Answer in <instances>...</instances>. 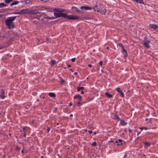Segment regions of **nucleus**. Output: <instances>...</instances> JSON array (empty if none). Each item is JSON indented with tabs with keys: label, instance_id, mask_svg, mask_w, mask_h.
<instances>
[{
	"label": "nucleus",
	"instance_id": "nucleus-10",
	"mask_svg": "<svg viewBox=\"0 0 158 158\" xmlns=\"http://www.w3.org/2000/svg\"><path fill=\"white\" fill-rule=\"evenodd\" d=\"M74 97L75 98L78 99L80 101H81L82 99L81 96L79 94L75 96Z\"/></svg>",
	"mask_w": 158,
	"mask_h": 158
},
{
	"label": "nucleus",
	"instance_id": "nucleus-38",
	"mask_svg": "<svg viewBox=\"0 0 158 158\" xmlns=\"http://www.w3.org/2000/svg\"><path fill=\"white\" fill-rule=\"evenodd\" d=\"M88 132L90 134H91L92 133V131H89Z\"/></svg>",
	"mask_w": 158,
	"mask_h": 158
},
{
	"label": "nucleus",
	"instance_id": "nucleus-41",
	"mask_svg": "<svg viewBox=\"0 0 158 158\" xmlns=\"http://www.w3.org/2000/svg\"><path fill=\"white\" fill-rule=\"evenodd\" d=\"M77 72H75V73H74V75H77Z\"/></svg>",
	"mask_w": 158,
	"mask_h": 158
},
{
	"label": "nucleus",
	"instance_id": "nucleus-18",
	"mask_svg": "<svg viewBox=\"0 0 158 158\" xmlns=\"http://www.w3.org/2000/svg\"><path fill=\"white\" fill-rule=\"evenodd\" d=\"M19 3V2L17 1H15L12 2L10 6H12L14 5L17 4Z\"/></svg>",
	"mask_w": 158,
	"mask_h": 158
},
{
	"label": "nucleus",
	"instance_id": "nucleus-4",
	"mask_svg": "<svg viewBox=\"0 0 158 158\" xmlns=\"http://www.w3.org/2000/svg\"><path fill=\"white\" fill-rule=\"evenodd\" d=\"M143 44L144 46L147 48H149L150 46L149 44L150 43V41L145 39L143 40Z\"/></svg>",
	"mask_w": 158,
	"mask_h": 158
},
{
	"label": "nucleus",
	"instance_id": "nucleus-1",
	"mask_svg": "<svg viewBox=\"0 0 158 158\" xmlns=\"http://www.w3.org/2000/svg\"><path fill=\"white\" fill-rule=\"evenodd\" d=\"M62 12V11H59L58 10H56V12L54 13V15L57 17H62L70 20H77L79 19V17L77 16L67 15L66 14L61 13Z\"/></svg>",
	"mask_w": 158,
	"mask_h": 158
},
{
	"label": "nucleus",
	"instance_id": "nucleus-42",
	"mask_svg": "<svg viewBox=\"0 0 158 158\" xmlns=\"http://www.w3.org/2000/svg\"><path fill=\"white\" fill-rule=\"evenodd\" d=\"M81 94H84V92L83 91H81Z\"/></svg>",
	"mask_w": 158,
	"mask_h": 158
},
{
	"label": "nucleus",
	"instance_id": "nucleus-55",
	"mask_svg": "<svg viewBox=\"0 0 158 158\" xmlns=\"http://www.w3.org/2000/svg\"><path fill=\"white\" fill-rule=\"evenodd\" d=\"M131 131V130H129V132H130V131Z\"/></svg>",
	"mask_w": 158,
	"mask_h": 158
},
{
	"label": "nucleus",
	"instance_id": "nucleus-48",
	"mask_svg": "<svg viewBox=\"0 0 158 158\" xmlns=\"http://www.w3.org/2000/svg\"><path fill=\"white\" fill-rule=\"evenodd\" d=\"M24 137H26V135L25 134H24Z\"/></svg>",
	"mask_w": 158,
	"mask_h": 158
},
{
	"label": "nucleus",
	"instance_id": "nucleus-34",
	"mask_svg": "<svg viewBox=\"0 0 158 158\" xmlns=\"http://www.w3.org/2000/svg\"><path fill=\"white\" fill-rule=\"evenodd\" d=\"M99 65L101 66H102V61H100L99 62Z\"/></svg>",
	"mask_w": 158,
	"mask_h": 158
},
{
	"label": "nucleus",
	"instance_id": "nucleus-33",
	"mask_svg": "<svg viewBox=\"0 0 158 158\" xmlns=\"http://www.w3.org/2000/svg\"><path fill=\"white\" fill-rule=\"evenodd\" d=\"M80 101H79L77 102V105L78 106H80V105L81 104V103H80Z\"/></svg>",
	"mask_w": 158,
	"mask_h": 158
},
{
	"label": "nucleus",
	"instance_id": "nucleus-23",
	"mask_svg": "<svg viewBox=\"0 0 158 158\" xmlns=\"http://www.w3.org/2000/svg\"><path fill=\"white\" fill-rule=\"evenodd\" d=\"M84 89V87H78L77 88V91H79L81 90H83Z\"/></svg>",
	"mask_w": 158,
	"mask_h": 158
},
{
	"label": "nucleus",
	"instance_id": "nucleus-39",
	"mask_svg": "<svg viewBox=\"0 0 158 158\" xmlns=\"http://www.w3.org/2000/svg\"><path fill=\"white\" fill-rule=\"evenodd\" d=\"M88 66L90 67H92V65L91 64H89L88 65Z\"/></svg>",
	"mask_w": 158,
	"mask_h": 158
},
{
	"label": "nucleus",
	"instance_id": "nucleus-40",
	"mask_svg": "<svg viewBox=\"0 0 158 158\" xmlns=\"http://www.w3.org/2000/svg\"><path fill=\"white\" fill-rule=\"evenodd\" d=\"M3 47L2 46L0 45V49H2Z\"/></svg>",
	"mask_w": 158,
	"mask_h": 158
},
{
	"label": "nucleus",
	"instance_id": "nucleus-24",
	"mask_svg": "<svg viewBox=\"0 0 158 158\" xmlns=\"http://www.w3.org/2000/svg\"><path fill=\"white\" fill-rule=\"evenodd\" d=\"M118 142L119 143H120V144H117V145H120L121 144H123V143L122 142H123V140L121 139H118Z\"/></svg>",
	"mask_w": 158,
	"mask_h": 158
},
{
	"label": "nucleus",
	"instance_id": "nucleus-26",
	"mask_svg": "<svg viewBox=\"0 0 158 158\" xmlns=\"http://www.w3.org/2000/svg\"><path fill=\"white\" fill-rule=\"evenodd\" d=\"M154 30L156 31H158V25H156Z\"/></svg>",
	"mask_w": 158,
	"mask_h": 158
},
{
	"label": "nucleus",
	"instance_id": "nucleus-13",
	"mask_svg": "<svg viewBox=\"0 0 158 158\" xmlns=\"http://www.w3.org/2000/svg\"><path fill=\"white\" fill-rule=\"evenodd\" d=\"M119 121H120V124L123 125H125L127 124L123 120L120 119V120Z\"/></svg>",
	"mask_w": 158,
	"mask_h": 158
},
{
	"label": "nucleus",
	"instance_id": "nucleus-35",
	"mask_svg": "<svg viewBox=\"0 0 158 158\" xmlns=\"http://www.w3.org/2000/svg\"><path fill=\"white\" fill-rule=\"evenodd\" d=\"M103 9H105V8H101L100 7V9H99V10L101 11H103Z\"/></svg>",
	"mask_w": 158,
	"mask_h": 158
},
{
	"label": "nucleus",
	"instance_id": "nucleus-16",
	"mask_svg": "<svg viewBox=\"0 0 158 158\" xmlns=\"http://www.w3.org/2000/svg\"><path fill=\"white\" fill-rule=\"evenodd\" d=\"M32 0H26L24 1V3L26 4H29L32 2Z\"/></svg>",
	"mask_w": 158,
	"mask_h": 158
},
{
	"label": "nucleus",
	"instance_id": "nucleus-53",
	"mask_svg": "<svg viewBox=\"0 0 158 158\" xmlns=\"http://www.w3.org/2000/svg\"><path fill=\"white\" fill-rule=\"evenodd\" d=\"M62 83H63L64 81V80H62Z\"/></svg>",
	"mask_w": 158,
	"mask_h": 158
},
{
	"label": "nucleus",
	"instance_id": "nucleus-11",
	"mask_svg": "<svg viewBox=\"0 0 158 158\" xmlns=\"http://www.w3.org/2000/svg\"><path fill=\"white\" fill-rule=\"evenodd\" d=\"M122 52L124 56L125 57L127 56V52L126 50L124 48H123L122 49Z\"/></svg>",
	"mask_w": 158,
	"mask_h": 158
},
{
	"label": "nucleus",
	"instance_id": "nucleus-49",
	"mask_svg": "<svg viewBox=\"0 0 158 158\" xmlns=\"http://www.w3.org/2000/svg\"><path fill=\"white\" fill-rule=\"evenodd\" d=\"M118 142L117 140L115 141V143H118Z\"/></svg>",
	"mask_w": 158,
	"mask_h": 158
},
{
	"label": "nucleus",
	"instance_id": "nucleus-37",
	"mask_svg": "<svg viewBox=\"0 0 158 158\" xmlns=\"http://www.w3.org/2000/svg\"><path fill=\"white\" fill-rule=\"evenodd\" d=\"M50 128L49 127H48L47 129V131L48 132L50 130Z\"/></svg>",
	"mask_w": 158,
	"mask_h": 158
},
{
	"label": "nucleus",
	"instance_id": "nucleus-5",
	"mask_svg": "<svg viewBox=\"0 0 158 158\" xmlns=\"http://www.w3.org/2000/svg\"><path fill=\"white\" fill-rule=\"evenodd\" d=\"M38 14H39V15H38V16H40L41 15V14L39 13L38 12H37V10H29V15H36Z\"/></svg>",
	"mask_w": 158,
	"mask_h": 158
},
{
	"label": "nucleus",
	"instance_id": "nucleus-19",
	"mask_svg": "<svg viewBox=\"0 0 158 158\" xmlns=\"http://www.w3.org/2000/svg\"><path fill=\"white\" fill-rule=\"evenodd\" d=\"M6 6V5L4 3H0V8H1L3 7H5Z\"/></svg>",
	"mask_w": 158,
	"mask_h": 158
},
{
	"label": "nucleus",
	"instance_id": "nucleus-51",
	"mask_svg": "<svg viewBox=\"0 0 158 158\" xmlns=\"http://www.w3.org/2000/svg\"><path fill=\"white\" fill-rule=\"evenodd\" d=\"M17 149H19V148H18V147H17Z\"/></svg>",
	"mask_w": 158,
	"mask_h": 158
},
{
	"label": "nucleus",
	"instance_id": "nucleus-31",
	"mask_svg": "<svg viewBox=\"0 0 158 158\" xmlns=\"http://www.w3.org/2000/svg\"><path fill=\"white\" fill-rule=\"evenodd\" d=\"M29 129V128L27 127H24L23 128V131H26L27 130H28Z\"/></svg>",
	"mask_w": 158,
	"mask_h": 158
},
{
	"label": "nucleus",
	"instance_id": "nucleus-57",
	"mask_svg": "<svg viewBox=\"0 0 158 158\" xmlns=\"http://www.w3.org/2000/svg\"><path fill=\"white\" fill-rule=\"evenodd\" d=\"M91 158V157H90V158Z\"/></svg>",
	"mask_w": 158,
	"mask_h": 158
},
{
	"label": "nucleus",
	"instance_id": "nucleus-47",
	"mask_svg": "<svg viewBox=\"0 0 158 158\" xmlns=\"http://www.w3.org/2000/svg\"><path fill=\"white\" fill-rule=\"evenodd\" d=\"M70 117H72L73 116V115L72 114H71L70 115Z\"/></svg>",
	"mask_w": 158,
	"mask_h": 158
},
{
	"label": "nucleus",
	"instance_id": "nucleus-43",
	"mask_svg": "<svg viewBox=\"0 0 158 158\" xmlns=\"http://www.w3.org/2000/svg\"><path fill=\"white\" fill-rule=\"evenodd\" d=\"M21 152L22 153H24V150H22L21 151Z\"/></svg>",
	"mask_w": 158,
	"mask_h": 158
},
{
	"label": "nucleus",
	"instance_id": "nucleus-27",
	"mask_svg": "<svg viewBox=\"0 0 158 158\" xmlns=\"http://www.w3.org/2000/svg\"><path fill=\"white\" fill-rule=\"evenodd\" d=\"M139 129H140L141 131L143 130H146L148 129L146 127H142L139 128Z\"/></svg>",
	"mask_w": 158,
	"mask_h": 158
},
{
	"label": "nucleus",
	"instance_id": "nucleus-32",
	"mask_svg": "<svg viewBox=\"0 0 158 158\" xmlns=\"http://www.w3.org/2000/svg\"><path fill=\"white\" fill-rule=\"evenodd\" d=\"M13 13L14 14H20L21 15L20 11H18V12H14Z\"/></svg>",
	"mask_w": 158,
	"mask_h": 158
},
{
	"label": "nucleus",
	"instance_id": "nucleus-21",
	"mask_svg": "<svg viewBox=\"0 0 158 158\" xmlns=\"http://www.w3.org/2000/svg\"><path fill=\"white\" fill-rule=\"evenodd\" d=\"M114 119L118 121L120 120V119L119 117L116 115L114 116Z\"/></svg>",
	"mask_w": 158,
	"mask_h": 158
},
{
	"label": "nucleus",
	"instance_id": "nucleus-3",
	"mask_svg": "<svg viewBox=\"0 0 158 158\" xmlns=\"http://www.w3.org/2000/svg\"><path fill=\"white\" fill-rule=\"evenodd\" d=\"M100 7L99 6L95 5L93 7V10L94 11L99 12L102 14H105L106 11V10L103 9V11H101L99 10Z\"/></svg>",
	"mask_w": 158,
	"mask_h": 158
},
{
	"label": "nucleus",
	"instance_id": "nucleus-6",
	"mask_svg": "<svg viewBox=\"0 0 158 158\" xmlns=\"http://www.w3.org/2000/svg\"><path fill=\"white\" fill-rule=\"evenodd\" d=\"M21 14H29V10L27 9H22L20 10Z\"/></svg>",
	"mask_w": 158,
	"mask_h": 158
},
{
	"label": "nucleus",
	"instance_id": "nucleus-12",
	"mask_svg": "<svg viewBox=\"0 0 158 158\" xmlns=\"http://www.w3.org/2000/svg\"><path fill=\"white\" fill-rule=\"evenodd\" d=\"M49 95L51 97H55L56 95L54 93H48Z\"/></svg>",
	"mask_w": 158,
	"mask_h": 158
},
{
	"label": "nucleus",
	"instance_id": "nucleus-25",
	"mask_svg": "<svg viewBox=\"0 0 158 158\" xmlns=\"http://www.w3.org/2000/svg\"><path fill=\"white\" fill-rule=\"evenodd\" d=\"M118 45L119 46L121 47L122 49L124 48L123 46L122 43H119Z\"/></svg>",
	"mask_w": 158,
	"mask_h": 158
},
{
	"label": "nucleus",
	"instance_id": "nucleus-52",
	"mask_svg": "<svg viewBox=\"0 0 158 158\" xmlns=\"http://www.w3.org/2000/svg\"><path fill=\"white\" fill-rule=\"evenodd\" d=\"M96 134V132H94V134L95 135V134Z\"/></svg>",
	"mask_w": 158,
	"mask_h": 158
},
{
	"label": "nucleus",
	"instance_id": "nucleus-17",
	"mask_svg": "<svg viewBox=\"0 0 158 158\" xmlns=\"http://www.w3.org/2000/svg\"><path fill=\"white\" fill-rule=\"evenodd\" d=\"M105 94L109 98H111L112 96L111 94H109L107 92H106Z\"/></svg>",
	"mask_w": 158,
	"mask_h": 158
},
{
	"label": "nucleus",
	"instance_id": "nucleus-29",
	"mask_svg": "<svg viewBox=\"0 0 158 158\" xmlns=\"http://www.w3.org/2000/svg\"><path fill=\"white\" fill-rule=\"evenodd\" d=\"M144 145L147 146H149L150 145V143L149 142H146L144 143Z\"/></svg>",
	"mask_w": 158,
	"mask_h": 158
},
{
	"label": "nucleus",
	"instance_id": "nucleus-8",
	"mask_svg": "<svg viewBox=\"0 0 158 158\" xmlns=\"http://www.w3.org/2000/svg\"><path fill=\"white\" fill-rule=\"evenodd\" d=\"M80 8L81 10H91L92 8L88 6H81V7Z\"/></svg>",
	"mask_w": 158,
	"mask_h": 158
},
{
	"label": "nucleus",
	"instance_id": "nucleus-2",
	"mask_svg": "<svg viewBox=\"0 0 158 158\" xmlns=\"http://www.w3.org/2000/svg\"><path fill=\"white\" fill-rule=\"evenodd\" d=\"M16 16L10 17L6 20V24L9 29L13 28L15 27L13 22L16 18Z\"/></svg>",
	"mask_w": 158,
	"mask_h": 158
},
{
	"label": "nucleus",
	"instance_id": "nucleus-36",
	"mask_svg": "<svg viewBox=\"0 0 158 158\" xmlns=\"http://www.w3.org/2000/svg\"><path fill=\"white\" fill-rule=\"evenodd\" d=\"M75 58H73L71 59V60L72 62H74L75 61Z\"/></svg>",
	"mask_w": 158,
	"mask_h": 158
},
{
	"label": "nucleus",
	"instance_id": "nucleus-46",
	"mask_svg": "<svg viewBox=\"0 0 158 158\" xmlns=\"http://www.w3.org/2000/svg\"><path fill=\"white\" fill-rule=\"evenodd\" d=\"M70 66H71L70 65V64H69V65H68V67H70Z\"/></svg>",
	"mask_w": 158,
	"mask_h": 158
},
{
	"label": "nucleus",
	"instance_id": "nucleus-30",
	"mask_svg": "<svg viewBox=\"0 0 158 158\" xmlns=\"http://www.w3.org/2000/svg\"><path fill=\"white\" fill-rule=\"evenodd\" d=\"M92 146H96L97 145V143L96 142H93L92 143Z\"/></svg>",
	"mask_w": 158,
	"mask_h": 158
},
{
	"label": "nucleus",
	"instance_id": "nucleus-45",
	"mask_svg": "<svg viewBox=\"0 0 158 158\" xmlns=\"http://www.w3.org/2000/svg\"><path fill=\"white\" fill-rule=\"evenodd\" d=\"M126 156V154H125L123 157V158H125Z\"/></svg>",
	"mask_w": 158,
	"mask_h": 158
},
{
	"label": "nucleus",
	"instance_id": "nucleus-22",
	"mask_svg": "<svg viewBox=\"0 0 158 158\" xmlns=\"http://www.w3.org/2000/svg\"><path fill=\"white\" fill-rule=\"evenodd\" d=\"M13 1V0H5V2L6 3L9 4Z\"/></svg>",
	"mask_w": 158,
	"mask_h": 158
},
{
	"label": "nucleus",
	"instance_id": "nucleus-14",
	"mask_svg": "<svg viewBox=\"0 0 158 158\" xmlns=\"http://www.w3.org/2000/svg\"><path fill=\"white\" fill-rule=\"evenodd\" d=\"M133 1L136 2L137 3H139L140 4L143 3V0H133Z\"/></svg>",
	"mask_w": 158,
	"mask_h": 158
},
{
	"label": "nucleus",
	"instance_id": "nucleus-50",
	"mask_svg": "<svg viewBox=\"0 0 158 158\" xmlns=\"http://www.w3.org/2000/svg\"><path fill=\"white\" fill-rule=\"evenodd\" d=\"M106 48V49H109V48L108 47H107Z\"/></svg>",
	"mask_w": 158,
	"mask_h": 158
},
{
	"label": "nucleus",
	"instance_id": "nucleus-56",
	"mask_svg": "<svg viewBox=\"0 0 158 158\" xmlns=\"http://www.w3.org/2000/svg\"><path fill=\"white\" fill-rule=\"evenodd\" d=\"M101 71H102V72H103V71H102V70H101Z\"/></svg>",
	"mask_w": 158,
	"mask_h": 158
},
{
	"label": "nucleus",
	"instance_id": "nucleus-9",
	"mask_svg": "<svg viewBox=\"0 0 158 158\" xmlns=\"http://www.w3.org/2000/svg\"><path fill=\"white\" fill-rule=\"evenodd\" d=\"M0 97L2 99H3L5 98L4 95V91L2 89H1V91Z\"/></svg>",
	"mask_w": 158,
	"mask_h": 158
},
{
	"label": "nucleus",
	"instance_id": "nucleus-7",
	"mask_svg": "<svg viewBox=\"0 0 158 158\" xmlns=\"http://www.w3.org/2000/svg\"><path fill=\"white\" fill-rule=\"evenodd\" d=\"M116 90L119 93L120 96L122 97H124V94L123 93L122 91L121 90L120 88H117L116 89Z\"/></svg>",
	"mask_w": 158,
	"mask_h": 158
},
{
	"label": "nucleus",
	"instance_id": "nucleus-28",
	"mask_svg": "<svg viewBox=\"0 0 158 158\" xmlns=\"http://www.w3.org/2000/svg\"><path fill=\"white\" fill-rule=\"evenodd\" d=\"M56 61L55 60H52L51 61V64L52 65H54L56 63Z\"/></svg>",
	"mask_w": 158,
	"mask_h": 158
},
{
	"label": "nucleus",
	"instance_id": "nucleus-44",
	"mask_svg": "<svg viewBox=\"0 0 158 158\" xmlns=\"http://www.w3.org/2000/svg\"><path fill=\"white\" fill-rule=\"evenodd\" d=\"M69 105L70 106H71V105H72V103H70L69 104Z\"/></svg>",
	"mask_w": 158,
	"mask_h": 158
},
{
	"label": "nucleus",
	"instance_id": "nucleus-54",
	"mask_svg": "<svg viewBox=\"0 0 158 158\" xmlns=\"http://www.w3.org/2000/svg\"><path fill=\"white\" fill-rule=\"evenodd\" d=\"M43 157H44V156H41V158H43Z\"/></svg>",
	"mask_w": 158,
	"mask_h": 158
},
{
	"label": "nucleus",
	"instance_id": "nucleus-20",
	"mask_svg": "<svg viewBox=\"0 0 158 158\" xmlns=\"http://www.w3.org/2000/svg\"><path fill=\"white\" fill-rule=\"evenodd\" d=\"M156 24H149V26L150 28L154 29V27L155 26Z\"/></svg>",
	"mask_w": 158,
	"mask_h": 158
},
{
	"label": "nucleus",
	"instance_id": "nucleus-15",
	"mask_svg": "<svg viewBox=\"0 0 158 158\" xmlns=\"http://www.w3.org/2000/svg\"><path fill=\"white\" fill-rule=\"evenodd\" d=\"M72 9L74 11L77 12H79V11L78 10V9L76 7L73 6L72 7Z\"/></svg>",
	"mask_w": 158,
	"mask_h": 158
}]
</instances>
